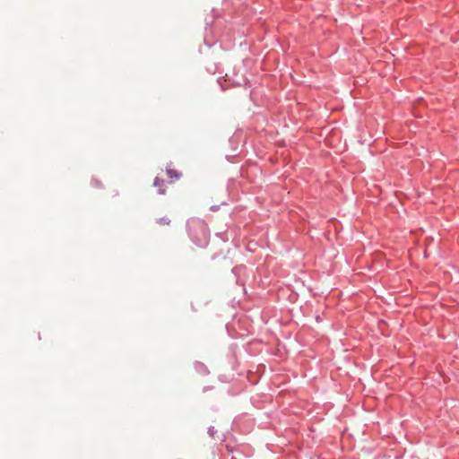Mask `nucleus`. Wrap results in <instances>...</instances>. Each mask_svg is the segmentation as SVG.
Returning a JSON list of instances; mask_svg holds the SVG:
<instances>
[{
	"label": "nucleus",
	"instance_id": "nucleus-3",
	"mask_svg": "<svg viewBox=\"0 0 459 459\" xmlns=\"http://www.w3.org/2000/svg\"><path fill=\"white\" fill-rule=\"evenodd\" d=\"M158 222H159V224H160L162 226H166V225H169L170 221L168 218L164 217V218L160 219Z\"/></svg>",
	"mask_w": 459,
	"mask_h": 459
},
{
	"label": "nucleus",
	"instance_id": "nucleus-2",
	"mask_svg": "<svg viewBox=\"0 0 459 459\" xmlns=\"http://www.w3.org/2000/svg\"><path fill=\"white\" fill-rule=\"evenodd\" d=\"M166 173L168 178H169V183H173L176 180H178L181 177L180 173H178L177 170L171 168H167Z\"/></svg>",
	"mask_w": 459,
	"mask_h": 459
},
{
	"label": "nucleus",
	"instance_id": "nucleus-1",
	"mask_svg": "<svg viewBox=\"0 0 459 459\" xmlns=\"http://www.w3.org/2000/svg\"><path fill=\"white\" fill-rule=\"evenodd\" d=\"M188 230L190 235L198 245L206 240L207 229L202 221L197 220L190 221L188 222Z\"/></svg>",
	"mask_w": 459,
	"mask_h": 459
},
{
	"label": "nucleus",
	"instance_id": "nucleus-4",
	"mask_svg": "<svg viewBox=\"0 0 459 459\" xmlns=\"http://www.w3.org/2000/svg\"><path fill=\"white\" fill-rule=\"evenodd\" d=\"M162 185H163V180H162V179H160L159 177H157V178H155V181H154V186H159V187H160V186H161Z\"/></svg>",
	"mask_w": 459,
	"mask_h": 459
},
{
	"label": "nucleus",
	"instance_id": "nucleus-5",
	"mask_svg": "<svg viewBox=\"0 0 459 459\" xmlns=\"http://www.w3.org/2000/svg\"><path fill=\"white\" fill-rule=\"evenodd\" d=\"M159 192H160V194H164V193H165V190H164V189L160 188Z\"/></svg>",
	"mask_w": 459,
	"mask_h": 459
}]
</instances>
